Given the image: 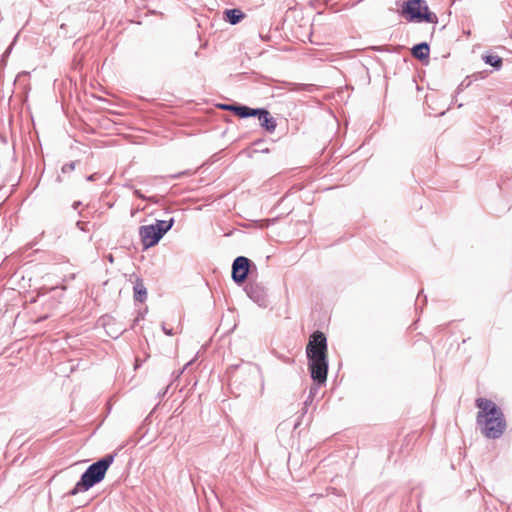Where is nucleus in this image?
<instances>
[{
	"instance_id": "nucleus-13",
	"label": "nucleus",
	"mask_w": 512,
	"mask_h": 512,
	"mask_svg": "<svg viewBox=\"0 0 512 512\" xmlns=\"http://www.w3.org/2000/svg\"><path fill=\"white\" fill-rule=\"evenodd\" d=\"M236 12V10H228L227 12L231 24H236L240 19V16L235 14Z\"/></svg>"
},
{
	"instance_id": "nucleus-3",
	"label": "nucleus",
	"mask_w": 512,
	"mask_h": 512,
	"mask_svg": "<svg viewBox=\"0 0 512 512\" xmlns=\"http://www.w3.org/2000/svg\"><path fill=\"white\" fill-rule=\"evenodd\" d=\"M114 461V456L109 454L90 465L87 470L82 474L80 480L76 483L75 487L69 492V495L75 496L79 492H84L90 489L95 484L102 481L108 468Z\"/></svg>"
},
{
	"instance_id": "nucleus-18",
	"label": "nucleus",
	"mask_w": 512,
	"mask_h": 512,
	"mask_svg": "<svg viewBox=\"0 0 512 512\" xmlns=\"http://www.w3.org/2000/svg\"><path fill=\"white\" fill-rule=\"evenodd\" d=\"M88 180H93V175L89 176Z\"/></svg>"
},
{
	"instance_id": "nucleus-8",
	"label": "nucleus",
	"mask_w": 512,
	"mask_h": 512,
	"mask_svg": "<svg viewBox=\"0 0 512 512\" xmlns=\"http://www.w3.org/2000/svg\"><path fill=\"white\" fill-rule=\"evenodd\" d=\"M258 119L262 127L266 128V130L272 132L276 128V122L273 117H271L270 113L266 110H259Z\"/></svg>"
},
{
	"instance_id": "nucleus-2",
	"label": "nucleus",
	"mask_w": 512,
	"mask_h": 512,
	"mask_svg": "<svg viewBox=\"0 0 512 512\" xmlns=\"http://www.w3.org/2000/svg\"><path fill=\"white\" fill-rule=\"evenodd\" d=\"M476 405L479 408L477 422L481 426L483 434L488 438H499L506 428L501 409L494 402L485 398H478Z\"/></svg>"
},
{
	"instance_id": "nucleus-14",
	"label": "nucleus",
	"mask_w": 512,
	"mask_h": 512,
	"mask_svg": "<svg viewBox=\"0 0 512 512\" xmlns=\"http://www.w3.org/2000/svg\"><path fill=\"white\" fill-rule=\"evenodd\" d=\"M74 169H75V162H71V163L65 164L62 167V172L67 173V172L73 171Z\"/></svg>"
},
{
	"instance_id": "nucleus-15",
	"label": "nucleus",
	"mask_w": 512,
	"mask_h": 512,
	"mask_svg": "<svg viewBox=\"0 0 512 512\" xmlns=\"http://www.w3.org/2000/svg\"><path fill=\"white\" fill-rule=\"evenodd\" d=\"M163 331L169 336L173 335L172 329H167L165 326H163Z\"/></svg>"
},
{
	"instance_id": "nucleus-6",
	"label": "nucleus",
	"mask_w": 512,
	"mask_h": 512,
	"mask_svg": "<svg viewBox=\"0 0 512 512\" xmlns=\"http://www.w3.org/2000/svg\"><path fill=\"white\" fill-rule=\"evenodd\" d=\"M250 260L244 256L237 257L232 264V278L236 283H242L247 278Z\"/></svg>"
},
{
	"instance_id": "nucleus-7",
	"label": "nucleus",
	"mask_w": 512,
	"mask_h": 512,
	"mask_svg": "<svg viewBox=\"0 0 512 512\" xmlns=\"http://www.w3.org/2000/svg\"><path fill=\"white\" fill-rule=\"evenodd\" d=\"M223 109L234 111L238 116L245 118L249 116H256L259 109H251L246 106H233V105H222Z\"/></svg>"
},
{
	"instance_id": "nucleus-4",
	"label": "nucleus",
	"mask_w": 512,
	"mask_h": 512,
	"mask_svg": "<svg viewBox=\"0 0 512 512\" xmlns=\"http://www.w3.org/2000/svg\"><path fill=\"white\" fill-rule=\"evenodd\" d=\"M174 219L157 220L155 224L143 225L139 228V236L145 249L155 246L172 228Z\"/></svg>"
},
{
	"instance_id": "nucleus-1",
	"label": "nucleus",
	"mask_w": 512,
	"mask_h": 512,
	"mask_svg": "<svg viewBox=\"0 0 512 512\" xmlns=\"http://www.w3.org/2000/svg\"><path fill=\"white\" fill-rule=\"evenodd\" d=\"M306 354L311 378L319 384L325 383L328 373L327 342L322 332L316 331L310 336Z\"/></svg>"
},
{
	"instance_id": "nucleus-16",
	"label": "nucleus",
	"mask_w": 512,
	"mask_h": 512,
	"mask_svg": "<svg viewBox=\"0 0 512 512\" xmlns=\"http://www.w3.org/2000/svg\"><path fill=\"white\" fill-rule=\"evenodd\" d=\"M134 193H135V195H136L137 197H139V198H143V195L140 193V191H139V190H135V192H134Z\"/></svg>"
},
{
	"instance_id": "nucleus-10",
	"label": "nucleus",
	"mask_w": 512,
	"mask_h": 512,
	"mask_svg": "<svg viewBox=\"0 0 512 512\" xmlns=\"http://www.w3.org/2000/svg\"><path fill=\"white\" fill-rule=\"evenodd\" d=\"M412 55L419 60L427 59L429 56V45L425 42L415 45L412 48Z\"/></svg>"
},
{
	"instance_id": "nucleus-11",
	"label": "nucleus",
	"mask_w": 512,
	"mask_h": 512,
	"mask_svg": "<svg viewBox=\"0 0 512 512\" xmlns=\"http://www.w3.org/2000/svg\"><path fill=\"white\" fill-rule=\"evenodd\" d=\"M134 298L139 302H144L147 298V290L142 280L137 279L134 287Z\"/></svg>"
},
{
	"instance_id": "nucleus-17",
	"label": "nucleus",
	"mask_w": 512,
	"mask_h": 512,
	"mask_svg": "<svg viewBox=\"0 0 512 512\" xmlns=\"http://www.w3.org/2000/svg\"><path fill=\"white\" fill-rule=\"evenodd\" d=\"M79 204H80L79 202L74 203V209H77Z\"/></svg>"
},
{
	"instance_id": "nucleus-9",
	"label": "nucleus",
	"mask_w": 512,
	"mask_h": 512,
	"mask_svg": "<svg viewBox=\"0 0 512 512\" xmlns=\"http://www.w3.org/2000/svg\"><path fill=\"white\" fill-rule=\"evenodd\" d=\"M246 292L249 298L257 303H260L264 300L263 288L258 284L247 285Z\"/></svg>"
},
{
	"instance_id": "nucleus-12",
	"label": "nucleus",
	"mask_w": 512,
	"mask_h": 512,
	"mask_svg": "<svg viewBox=\"0 0 512 512\" xmlns=\"http://www.w3.org/2000/svg\"><path fill=\"white\" fill-rule=\"evenodd\" d=\"M482 58L486 64L496 69H500L502 66V59L497 55H484Z\"/></svg>"
},
{
	"instance_id": "nucleus-5",
	"label": "nucleus",
	"mask_w": 512,
	"mask_h": 512,
	"mask_svg": "<svg viewBox=\"0 0 512 512\" xmlns=\"http://www.w3.org/2000/svg\"><path fill=\"white\" fill-rule=\"evenodd\" d=\"M402 13L409 21L428 23H437L438 21L436 14L429 11L424 0L407 1L403 7Z\"/></svg>"
}]
</instances>
